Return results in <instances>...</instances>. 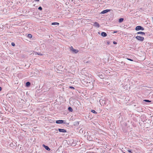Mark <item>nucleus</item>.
Segmentation results:
<instances>
[{
  "mask_svg": "<svg viewBox=\"0 0 153 153\" xmlns=\"http://www.w3.org/2000/svg\"><path fill=\"white\" fill-rule=\"evenodd\" d=\"M58 131L60 132H62V133H65L66 132V131L65 130L63 129H60L59 128Z\"/></svg>",
  "mask_w": 153,
  "mask_h": 153,
  "instance_id": "obj_6",
  "label": "nucleus"
},
{
  "mask_svg": "<svg viewBox=\"0 0 153 153\" xmlns=\"http://www.w3.org/2000/svg\"><path fill=\"white\" fill-rule=\"evenodd\" d=\"M101 35L103 37H105L107 36V34L104 32H102L101 33Z\"/></svg>",
  "mask_w": 153,
  "mask_h": 153,
  "instance_id": "obj_9",
  "label": "nucleus"
},
{
  "mask_svg": "<svg viewBox=\"0 0 153 153\" xmlns=\"http://www.w3.org/2000/svg\"><path fill=\"white\" fill-rule=\"evenodd\" d=\"M43 146H44V147L45 148V149L47 150H48V151H49L50 150V149L49 148V147L47 146H45V145L43 144Z\"/></svg>",
  "mask_w": 153,
  "mask_h": 153,
  "instance_id": "obj_8",
  "label": "nucleus"
},
{
  "mask_svg": "<svg viewBox=\"0 0 153 153\" xmlns=\"http://www.w3.org/2000/svg\"><path fill=\"white\" fill-rule=\"evenodd\" d=\"M136 30L137 31L139 30H144V28L143 27H142L140 26H137L135 28Z\"/></svg>",
  "mask_w": 153,
  "mask_h": 153,
  "instance_id": "obj_1",
  "label": "nucleus"
},
{
  "mask_svg": "<svg viewBox=\"0 0 153 153\" xmlns=\"http://www.w3.org/2000/svg\"><path fill=\"white\" fill-rule=\"evenodd\" d=\"M22 24H21V23L18 24V25H22Z\"/></svg>",
  "mask_w": 153,
  "mask_h": 153,
  "instance_id": "obj_26",
  "label": "nucleus"
},
{
  "mask_svg": "<svg viewBox=\"0 0 153 153\" xmlns=\"http://www.w3.org/2000/svg\"><path fill=\"white\" fill-rule=\"evenodd\" d=\"M63 120H56V123L57 124H60L63 123Z\"/></svg>",
  "mask_w": 153,
  "mask_h": 153,
  "instance_id": "obj_7",
  "label": "nucleus"
},
{
  "mask_svg": "<svg viewBox=\"0 0 153 153\" xmlns=\"http://www.w3.org/2000/svg\"><path fill=\"white\" fill-rule=\"evenodd\" d=\"M98 33L99 34H100V32H99Z\"/></svg>",
  "mask_w": 153,
  "mask_h": 153,
  "instance_id": "obj_30",
  "label": "nucleus"
},
{
  "mask_svg": "<svg viewBox=\"0 0 153 153\" xmlns=\"http://www.w3.org/2000/svg\"><path fill=\"white\" fill-rule=\"evenodd\" d=\"M119 19H124L123 18H121Z\"/></svg>",
  "mask_w": 153,
  "mask_h": 153,
  "instance_id": "obj_28",
  "label": "nucleus"
},
{
  "mask_svg": "<svg viewBox=\"0 0 153 153\" xmlns=\"http://www.w3.org/2000/svg\"><path fill=\"white\" fill-rule=\"evenodd\" d=\"M27 37L30 38L32 37V35L31 34H29L28 35Z\"/></svg>",
  "mask_w": 153,
  "mask_h": 153,
  "instance_id": "obj_15",
  "label": "nucleus"
},
{
  "mask_svg": "<svg viewBox=\"0 0 153 153\" xmlns=\"http://www.w3.org/2000/svg\"><path fill=\"white\" fill-rule=\"evenodd\" d=\"M113 43H114V44H117V42H115V41H114V42H113Z\"/></svg>",
  "mask_w": 153,
  "mask_h": 153,
  "instance_id": "obj_22",
  "label": "nucleus"
},
{
  "mask_svg": "<svg viewBox=\"0 0 153 153\" xmlns=\"http://www.w3.org/2000/svg\"><path fill=\"white\" fill-rule=\"evenodd\" d=\"M52 25H58L59 23L57 22H53L52 23Z\"/></svg>",
  "mask_w": 153,
  "mask_h": 153,
  "instance_id": "obj_11",
  "label": "nucleus"
},
{
  "mask_svg": "<svg viewBox=\"0 0 153 153\" xmlns=\"http://www.w3.org/2000/svg\"><path fill=\"white\" fill-rule=\"evenodd\" d=\"M1 90V87H0V91Z\"/></svg>",
  "mask_w": 153,
  "mask_h": 153,
  "instance_id": "obj_27",
  "label": "nucleus"
},
{
  "mask_svg": "<svg viewBox=\"0 0 153 153\" xmlns=\"http://www.w3.org/2000/svg\"><path fill=\"white\" fill-rule=\"evenodd\" d=\"M93 25L95 27L98 28L100 27V25L99 23L97 22H95L94 23Z\"/></svg>",
  "mask_w": 153,
  "mask_h": 153,
  "instance_id": "obj_5",
  "label": "nucleus"
},
{
  "mask_svg": "<svg viewBox=\"0 0 153 153\" xmlns=\"http://www.w3.org/2000/svg\"><path fill=\"white\" fill-rule=\"evenodd\" d=\"M137 39L141 41H143L144 40V37L140 36H137L136 37Z\"/></svg>",
  "mask_w": 153,
  "mask_h": 153,
  "instance_id": "obj_3",
  "label": "nucleus"
},
{
  "mask_svg": "<svg viewBox=\"0 0 153 153\" xmlns=\"http://www.w3.org/2000/svg\"><path fill=\"white\" fill-rule=\"evenodd\" d=\"M123 20H119V23H121L123 21Z\"/></svg>",
  "mask_w": 153,
  "mask_h": 153,
  "instance_id": "obj_19",
  "label": "nucleus"
},
{
  "mask_svg": "<svg viewBox=\"0 0 153 153\" xmlns=\"http://www.w3.org/2000/svg\"><path fill=\"white\" fill-rule=\"evenodd\" d=\"M30 83L29 82H27L26 83V85L27 86H29L30 85Z\"/></svg>",
  "mask_w": 153,
  "mask_h": 153,
  "instance_id": "obj_12",
  "label": "nucleus"
},
{
  "mask_svg": "<svg viewBox=\"0 0 153 153\" xmlns=\"http://www.w3.org/2000/svg\"><path fill=\"white\" fill-rule=\"evenodd\" d=\"M128 151L129 152L131 153V151L130 150H128Z\"/></svg>",
  "mask_w": 153,
  "mask_h": 153,
  "instance_id": "obj_23",
  "label": "nucleus"
},
{
  "mask_svg": "<svg viewBox=\"0 0 153 153\" xmlns=\"http://www.w3.org/2000/svg\"><path fill=\"white\" fill-rule=\"evenodd\" d=\"M137 34H141V35H145V33L143 32H139L137 33Z\"/></svg>",
  "mask_w": 153,
  "mask_h": 153,
  "instance_id": "obj_10",
  "label": "nucleus"
},
{
  "mask_svg": "<svg viewBox=\"0 0 153 153\" xmlns=\"http://www.w3.org/2000/svg\"><path fill=\"white\" fill-rule=\"evenodd\" d=\"M68 110L69 111H70L71 112H72L73 111L72 108L70 107H68Z\"/></svg>",
  "mask_w": 153,
  "mask_h": 153,
  "instance_id": "obj_13",
  "label": "nucleus"
},
{
  "mask_svg": "<svg viewBox=\"0 0 153 153\" xmlns=\"http://www.w3.org/2000/svg\"><path fill=\"white\" fill-rule=\"evenodd\" d=\"M110 11V10H108V9L105 10H103V11H102L101 13L104 14V13H108V12Z\"/></svg>",
  "mask_w": 153,
  "mask_h": 153,
  "instance_id": "obj_4",
  "label": "nucleus"
},
{
  "mask_svg": "<svg viewBox=\"0 0 153 153\" xmlns=\"http://www.w3.org/2000/svg\"><path fill=\"white\" fill-rule=\"evenodd\" d=\"M69 88L71 89H74V88L73 87H72V86H70L69 87Z\"/></svg>",
  "mask_w": 153,
  "mask_h": 153,
  "instance_id": "obj_21",
  "label": "nucleus"
},
{
  "mask_svg": "<svg viewBox=\"0 0 153 153\" xmlns=\"http://www.w3.org/2000/svg\"><path fill=\"white\" fill-rule=\"evenodd\" d=\"M56 131H58V130H57V129H56Z\"/></svg>",
  "mask_w": 153,
  "mask_h": 153,
  "instance_id": "obj_29",
  "label": "nucleus"
},
{
  "mask_svg": "<svg viewBox=\"0 0 153 153\" xmlns=\"http://www.w3.org/2000/svg\"><path fill=\"white\" fill-rule=\"evenodd\" d=\"M35 55H36V54H38V55H42V54L40 53H38V52H35Z\"/></svg>",
  "mask_w": 153,
  "mask_h": 153,
  "instance_id": "obj_14",
  "label": "nucleus"
},
{
  "mask_svg": "<svg viewBox=\"0 0 153 153\" xmlns=\"http://www.w3.org/2000/svg\"><path fill=\"white\" fill-rule=\"evenodd\" d=\"M70 49L71 51H72V52L75 53H76L78 52V50L75 49L73 48V47L71 46L70 47Z\"/></svg>",
  "mask_w": 153,
  "mask_h": 153,
  "instance_id": "obj_2",
  "label": "nucleus"
},
{
  "mask_svg": "<svg viewBox=\"0 0 153 153\" xmlns=\"http://www.w3.org/2000/svg\"><path fill=\"white\" fill-rule=\"evenodd\" d=\"M124 153H125V152H124Z\"/></svg>",
  "mask_w": 153,
  "mask_h": 153,
  "instance_id": "obj_31",
  "label": "nucleus"
},
{
  "mask_svg": "<svg viewBox=\"0 0 153 153\" xmlns=\"http://www.w3.org/2000/svg\"><path fill=\"white\" fill-rule=\"evenodd\" d=\"M144 101H146V102H150L151 101L149 100H144Z\"/></svg>",
  "mask_w": 153,
  "mask_h": 153,
  "instance_id": "obj_18",
  "label": "nucleus"
},
{
  "mask_svg": "<svg viewBox=\"0 0 153 153\" xmlns=\"http://www.w3.org/2000/svg\"><path fill=\"white\" fill-rule=\"evenodd\" d=\"M128 59L130 61H132V60L130 59Z\"/></svg>",
  "mask_w": 153,
  "mask_h": 153,
  "instance_id": "obj_24",
  "label": "nucleus"
},
{
  "mask_svg": "<svg viewBox=\"0 0 153 153\" xmlns=\"http://www.w3.org/2000/svg\"><path fill=\"white\" fill-rule=\"evenodd\" d=\"M117 31H114V32H113V33H117Z\"/></svg>",
  "mask_w": 153,
  "mask_h": 153,
  "instance_id": "obj_25",
  "label": "nucleus"
},
{
  "mask_svg": "<svg viewBox=\"0 0 153 153\" xmlns=\"http://www.w3.org/2000/svg\"><path fill=\"white\" fill-rule=\"evenodd\" d=\"M91 112L94 113H95V114H97V112H96L95 110H91Z\"/></svg>",
  "mask_w": 153,
  "mask_h": 153,
  "instance_id": "obj_16",
  "label": "nucleus"
},
{
  "mask_svg": "<svg viewBox=\"0 0 153 153\" xmlns=\"http://www.w3.org/2000/svg\"><path fill=\"white\" fill-rule=\"evenodd\" d=\"M38 9L40 10H42V8L40 6L39 7Z\"/></svg>",
  "mask_w": 153,
  "mask_h": 153,
  "instance_id": "obj_17",
  "label": "nucleus"
},
{
  "mask_svg": "<svg viewBox=\"0 0 153 153\" xmlns=\"http://www.w3.org/2000/svg\"><path fill=\"white\" fill-rule=\"evenodd\" d=\"M11 45L12 46H14L15 45V43L13 42H12L11 43Z\"/></svg>",
  "mask_w": 153,
  "mask_h": 153,
  "instance_id": "obj_20",
  "label": "nucleus"
}]
</instances>
